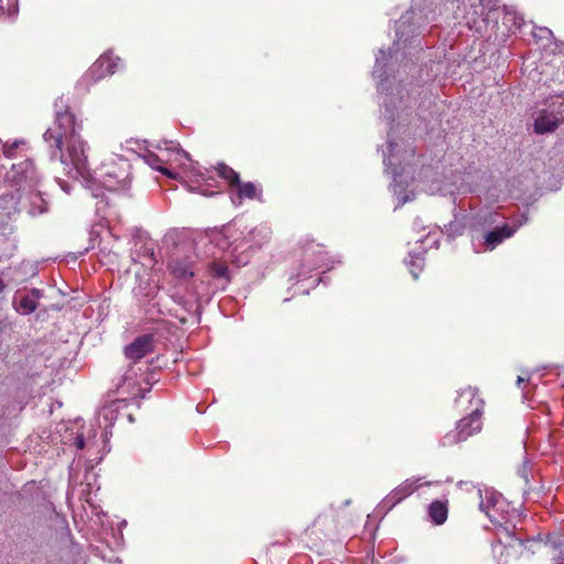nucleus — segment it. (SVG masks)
Segmentation results:
<instances>
[{
	"label": "nucleus",
	"instance_id": "nucleus-1",
	"mask_svg": "<svg viewBox=\"0 0 564 564\" xmlns=\"http://www.w3.org/2000/svg\"><path fill=\"white\" fill-rule=\"evenodd\" d=\"M80 128L74 113L65 107L64 110L56 111L55 121L43 138L52 156L59 159L68 177L89 180L91 174L86 154L87 144L78 133Z\"/></svg>",
	"mask_w": 564,
	"mask_h": 564
},
{
	"label": "nucleus",
	"instance_id": "nucleus-16",
	"mask_svg": "<svg viewBox=\"0 0 564 564\" xmlns=\"http://www.w3.org/2000/svg\"><path fill=\"white\" fill-rule=\"evenodd\" d=\"M235 188L237 193L231 199L236 205H240L245 199L261 200L262 189L259 185L252 182L241 183L239 181Z\"/></svg>",
	"mask_w": 564,
	"mask_h": 564
},
{
	"label": "nucleus",
	"instance_id": "nucleus-32",
	"mask_svg": "<svg viewBox=\"0 0 564 564\" xmlns=\"http://www.w3.org/2000/svg\"><path fill=\"white\" fill-rule=\"evenodd\" d=\"M191 189H192V191L197 189V191H199L203 195H207V194H208L206 191L200 189V186H198V187H191Z\"/></svg>",
	"mask_w": 564,
	"mask_h": 564
},
{
	"label": "nucleus",
	"instance_id": "nucleus-26",
	"mask_svg": "<svg viewBox=\"0 0 564 564\" xmlns=\"http://www.w3.org/2000/svg\"><path fill=\"white\" fill-rule=\"evenodd\" d=\"M549 109L555 110V118L560 121V123L564 121V98L558 97L553 100L550 104Z\"/></svg>",
	"mask_w": 564,
	"mask_h": 564
},
{
	"label": "nucleus",
	"instance_id": "nucleus-25",
	"mask_svg": "<svg viewBox=\"0 0 564 564\" xmlns=\"http://www.w3.org/2000/svg\"><path fill=\"white\" fill-rule=\"evenodd\" d=\"M19 308L23 314H30L36 310V302L29 295H24L19 301Z\"/></svg>",
	"mask_w": 564,
	"mask_h": 564
},
{
	"label": "nucleus",
	"instance_id": "nucleus-15",
	"mask_svg": "<svg viewBox=\"0 0 564 564\" xmlns=\"http://www.w3.org/2000/svg\"><path fill=\"white\" fill-rule=\"evenodd\" d=\"M558 124L554 109H541L534 120V131L540 134L552 132Z\"/></svg>",
	"mask_w": 564,
	"mask_h": 564
},
{
	"label": "nucleus",
	"instance_id": "nucleus-17",
	"mask_svg": "<svg viewBox=\"0 0 564 564\" xmlns=\"http://www.w3.org/2000/svg\"><path fill=\"white\" fill-rule=\"evenodd\" d=\"M486 516L494 524L501 527L508 534V528L505 525L509 523L510 508L505 498H501L497 505L486 513Z\"/></svg>",
	"mask_w": 564,
	"mask_h": 564
},
{
	"label": "nucleus",
	"instance_id": "nucleus-33",
	"mask_svg": "<svg viewBox=\"0 0 564 564\" xmlns=\"http://www.w3.org/2000/svg\"><path fill=\"white\" fill-rule=\"evenodd\" d=\"M558 564H562V563H558Z\"/></svg>",
	"mask_w": 564,
	"mask_h": 564
},
{
	"label": "nucleus",
	"instance_id": "nucleus-9",
	"mask_svg": "<svg viewBox=\"0 0 564 564\" xmlns=\"http://www.w3.org/2000/svg\"><path fill=\"white\" fill-rule=\"evenodd\" d=\"M305 534L314 546H318L337 534V521L333 512L318 514L312 524L306 528Z\"/></svg>",
	"mask_w": 564,
	"mask_h": 564
},
{
	"label": "nucleus",
	"instance_id": "nucleus-4",
	"mask_svg": "<svg viewBox=\"0 0 564 564\" xmlns=\"http://www.w3.org/2000/svg\"><path fill=\"white\" fill-rule=\"evenodd\" d=\"M100 184L109 192H127L131 185V165L128 160L118 158L105 163Z\"/></svg>",
	"mask_w": 564,
	"mask_h": 564
},
{
	"label": "nucleus",
	"instance_id": "nucleus-5",
	"mask_svg": "<svg viewBox=\"0 0 564 564\" xmlns=\"http://www.w3.org/2000/svg\"><path fill=\"white\" fill-rule=\"evenodd\" d=\"M482 429V414L468 413L457 421L455 427L440 441L443 447H452L478 434Z\"/></svg>",
	"mask_w": 564,
	"mask_h": 564
},
{
	"label": "nucleus",
	"instance_id": "nucleus-29",
	"mask_svg": "<svg viewBox=\"0 0 564 564\" xmlns=\"http://www.w3.org/2000/svg\"><path fill=\"white\" fill-rule=\"evenodd\" d=\"M76 444H77V447H78V448L83 449V448H84V446H85V441H84V438H83V437H78V438H77V443H76Z\"/></svg>",
	"mask_w": 564,
	"mask_h": 564
},
{
	"label": "nucleus",
	"instance_id": "nucleus-3",
	"mask_svg": "<svg viewBox=\"0 0 564 564\" xmlns=\"http://www.w3.org/2000/svg\"><path fill=\"white\" fill-rule=\"evenodd\" d=\"M197 256L191 241L175 243L169 251L166 269L178 282H186L195 275Z\"/></svg>",
	"mask_w": 564,
	"mask_h": 564
},
{
	"label": "nucleus",
	"instance_id": "nucleus-30",
	"mask_svg": "<svg viewBox=\"0 0 564 564\" xmlns=\"http://www.w3.org/2000/svg\"><path fill=\"white\" fill-rule=\"evenodd\" d=\"M525 382H528V379H524L523 377H518L517 384L519 387H521Z\"/></svg>",
	"mask_w": 564,
	"mask_h": 564
},
{
	"label": "nucleus",
	"instance_id": "nucleus-24",
	"mask_svg": "<svg viewBox=\"0 0 564 564\" xmlns=\"http://www.w3.org/2000/svg\"><path fill=\"white\" fill-rule=\"evenodd\" d=\"M18 12V0H0V15H12Z\"/></svg>",
	"mask_w": 564,
	"mask_h": 564
},
{
	"label": "nucleus",
	"instance_id": "nucleus-7",
	"mask_svg": "<svg viewBox=\"0 0 564 564\" xmlns=\"http://www.w3.org/2000/svg\"><path fill=\"white\" fill-rule=\"evenodd\" d=\"M302 264L297 276L305 279L314 270L325 269L329 265L328 252L322 243H315L314 240L306 239L301 245Z\"/></svg>",
	"mask_w": 564,
	"mask_h": 564
},
{
	"label": "nucleus",
	"instance_id": "nucleus-27",
	"mask_svg": "<svg viewBox=\"0 0 564 564\" xmlns=\"http://www.w3.org/2000/svg\"><path fill=\"white\" fill-rule=\"evenodd\" d=\"M20 144H22V142L19 141H14L11 144L6 143L3 145V154L9 159L13 158L15 155V150L20 147Z\"/></svg>",
	"mask_w": 564,
	"mask_h": 564
},
{
	"label": "nucleus",
	"instance_id": "nucleus-11",
	"mask_svg": "<svg viewBox=\"0 0 564 564\" xmlns=\"http://www.w3.org/2000/svg\"><path fill=\"white\" fill-rule=\"evenodd\" d=\"M420 479L409 478L395 487L388 496L382 500V507L391 510L398 503L402 502L405 498L410 497L415 492L420 485Z\"/></svg>",
	"mask_w": 564,
	"mask_h": 564
},
{
	"label": "nucleus",
	"instance_id": "nucleus-20",
	"mask_svg": "<svg viewBox=\"0 0 564 564\" xmlns=\"http://www.w3.org/2000/svg\"><path fill=\"white\" fill-rule=\"evenodd\" d=\"M478 491L480 498L479 508L485 514L503 498L501 494L492 488L479 489Z\"/></svg>",
	"mask_w": 564,
	"mask_h": 564
},
{
	"label": "nucleus",
	"instance_id": "nucleus-10",
	"mask_svg": "<svg viewBox=\"0 0 564 564\" xmlns=\"http://www.w3.org/2000/svg\"><path fill=\"white\" fill-rule=\"evenodd\" d=\"M454 404L459 411L484 414L485 400L481 398L480 392L476 387L467 386L458 390Z\"/></svg>",
	"mask_w": 564,
	"mask_h": 564
},
{
	"label": "nucleus",
	"instance_id": "nucleus-14",
	"mask_svg": "<svg viewBox=\"0 0 564 564\" xmlns=\"http://www.w3.org/2000/svg\"><path fill=\"white\" fill-rule=\"evenodd\" d=\"M11 173L12 180L19 185L23 183L33 185L37 180L36 169L32 160H24L13 164Z\"/></svg>",
	"mask_w": 564,
	"mask_h": 564
},
{
	"label": "nucleus",
	"instance_id": "nucleus-8",
	"mask_svg": "<svg viewBox=\"0 0 564 564\" xmlns=\"http://www.w3.org/2000/svg\"><path fill=\"white\" fill-rule=\"evenodd\" d=\"M162 156L163 164L170 167L172 172L180 170L188 177H203V173L196 167L197 163L189 158L187 152L180 149L177 144L165 142V147L162 149Z\"/></svg>",
	"mask_w": 564,
	"mask_h": 564
},
{
	"label": "nucleus",
	"instance_id": "nucleus-23",
	"mask_svg": "<svg viewBox=\"0 0 564 564\" xmlns=\"http://www.w3.org/2000/svg\"><path fill=\"white\" fill-rule=\"evenodd\" d=\"M209 270L215 278H223L226 279V281L230 280L229 269L226 262L214 261L210 263Z\"/></svg>",
	"mask_w": 564,
	"mask_h": 564
},
{
	"label": "nucleus",
	"instance_id": "nucleus-21",
	"mask_svg": "<svg viewBox=\"0 0 564 564\" xmlns=\"http://www.w3.org/2000/svg\"><path fill=\"white\" fill-rule=\"evenodd\" d=\"M406 265L410 269L411 274L414 279H417L420 273L423 271L425 259L423 253H410L405 260Z\"/></svg>",
	"mask_w": 564,
	"mask_h": 564
},
{
	"label": "nucleus",
	"instance_id": "nucleus-6",
	"mask_svg": "<svg viewBox=\"0 0 564 564\" xmlns=\"http://www.w3.org/2000/svg\"><path fill=\"white\" fill-rule=\"evenodd\" d=\"M119 61L120 58L111 53L102 54L79 78L76 88L82 93H87L94 84L112 75L117 69Z\"/></svg>",
	"mask_w": 564,
	"mask_h": 564
},
{
	"label": "nucleus",
	"instance_id": "nucleus-18",
	"mask_svg": "<svg viewBox=\"0 0 564 564\" xmlns=\"http://www.w3.org/2000/svg\"><path fill=\"white\" fill-rule=\"evenodd\" d=\"M427 516L435 525L445 523L448 517V502L442 500L432 501L427 508Z\"/></svg>",
	"mask_w": 564,
	"mask_h": 564
},
{
	"label": "nucleus",
	"instance_id": "nucleus-19",
	"mask_svg": "<svg viewBox=\"0 0 564 564\" xmlns=\"http://www.w3.org/2000/svg\"><path fill=\"white\" fill-rule=\"evenodd\" d=\"M162 147L158 148V152H148L144 154V161L154 170L161 172L170 178H177V172H172L170 167L163 164Z\"/></svg>",
	"mask_w": 564,
	"mask_h": 564
},
{
	"label": "nucleus",
	"instance_id": "nucleus-13",
	"mask_svg": "<svg viewBox=\"0 0 564 564\" xmlns=\"http://www.w3.org/2000/svg\"><path fill=\"white\" fill-rule=\"evenodd\" d=\"M518 227L510 226L509 224H503L500 227H497L490 231H487L484 235V245L485 250L492 251L496 249L500 243H502L506 239L511 238Z\"/></svg>",
	"mask_w": 564,
	"mask_h": 564
},
{
	"label": "nucleus",
	"instance_id": "nucleus-2",
	"mask_svg": "<svg viewBox=\"0 0 564 564\" xmlns=\"http://www.w3.org/2000/svg\"><path fill=\"white\" fill-rule=\"evenodd\" d=\"M563 545L564 535L560 532L547 534L545 539H542L540 534L538 538L528 540L512 536L509 544L503 543L499 536L497 543L492 545V552L500 564H508L511 557L523 555L525 552L534 554L542 546L560 550Z\"/></svg>",
	"mask_w": 564,
	"mask_h": 564
},
{
	"label": "nucleus",
	"instance_id": "nucleus-12",
	"mask_svg": "<svg viewBox=\"0 0 564 564\" xmlns=\"http://www.w3.org/2000/svg\"><path fill=\"white\" fill-rule=\"evenodd\" d=\"M153 336L142 335L137 337L131 344L126 346L124 355L131 360H140L153 351Z\"/></svg>",
	"mask_w": 564,
	"mask_h": 564
},
{
	"label": "nucleus",
	"instance_id": "nucleus-22",
	"mask_svg": "<svg viewBox=\"0 0 564 564\" xmlns=\"http://www.w3.org/2000/svg\"><path fill=\"white\" fill-rule=\"evenodd\" d=\"M217 172L221 178L228 182L231 188H235V186L240 181L239 174L226 164H219V166L217 167Z\"/></svg>",
	"mask_w": 564,
	"mask_h": 564
},
{
	"label": "nucleus",
	"instance_id": "nucleus-28",
	"mask_svg": "<svg viewBox=\"0 0 564 564\" xmlns=\"http://www.w3.org/2000/svg\"><path fill=\"white\" fill-rule=\"evenodd\" d=\"M291 542V538L289 536V534H285L283 540L282 541H275L272 543V545H282V546H285L288 545L289 543Z\"/></svg>",
	"mask_w": 564,
	"mask_h": 564
},
{
	"label": "nucleus",
	"instance_id": "nucleus-31",
	"mask_svg": "<svg viewBox=\"0 0 564 564\" xmlns=\"http://www.w3.org/2000/svg\"><path fill=\"white\" fill-rule=\"evenodd\" d=\"M6 289V283L4 281L0 278V293L3 292Z\"/></svg>",
	"mask_w": 564,
	"mask_h": 564
}]
</instances>
